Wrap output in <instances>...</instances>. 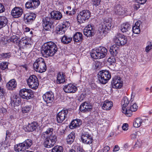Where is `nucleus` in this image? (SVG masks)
Returning <instances> with one entry per match:
<instances>
[{
	"label": "nucleus",
	"instance_id": "nucleus-1",
	"mask_svg": "<svg viewBox=\"0 0 152 152\" xmlns=\"http://www.w3.org/2000/svg\"><path fill=\"white\" fill-rule=\"evenodd\" d=\"M53 130V128H49L42 134L41 138L43 139L44 145L46 148L52 147L56 141V137L52 135Z\"/></svg>",
	"mask_w": 152,
	"mask_h": 152
},
{
	"label": "nucleus",
	"instance_id": "nucleus-2",
	"mask_svg": "<svg viewBox=\"0 0 152 152\" xmlns=\"http://www.w3.org/2000/svg\"><path fill=\"white\" fill-rule=\"evenodd\" d=\"M58 50L56 44L52 42L45 43L42 46V52L48 56H52Z\"/></svg>",
	"mask_w": 152,
	"mask_h": 152
},
{
	"label": "nucleus",
	"instance_id": "nucleus-3",
	"mask_svg": "<svg viewBox=\"0 0 152 152\" xmlns=\"http://www.w3.org/2000/svg\"><path fill=\"white\" fill-rule=\"evenodd\" d=\"M107 49L103 47H99L96 48L91 51V56L95 59H99L104 58L107 54Z\"/></svg>",
	"mask_w": 152,
	"mask_h": 152
},
{
	"label": "nucleus",
	"instance_id": "nucleus-4",
	"mask_svg": "<svg viewBox=\"0 0 152 152\" xmlns=\"http://www.w3.org/2000/svg\"><path fill=\"white\" fill-rule=\"evenodd\" d=\"M33 66L35 71L41 73L45 72L47 69L44 60L42 58H39L35 61Z\"/></svg>",
	"mask_w": 152,
	"mask_h": 152
},
{
	"label": "nucleus",
	"instance_id": "nucleus-5",
	"mask_svg": "<svg viewBox=\"0 0 152 152\" xmlns=\"http://www.w3.org/2000/svg\"><path fill=\"white\" fill-rule=\"evenodd\" d=\"M130 103L128 99L126 96L124 97L122 100L121 104L122 105V112L128 117H130L132 115L133 109V104L129 108H126V107Z\"/></svg>",
	"mask_w": 152,
	"mask_h": 152
},
{
	"label": "nucleus",
	"instance_id": "nucleus-6",
	"mask_svg": "<svg viewBox=\"0 0 152 152\" xmlns=\"http://www.w3.org/2000/svg\"><path fill=\"white\" fill-rule=\"evenodd\" d=\"M98 80L102 84H105L111 78V75L109 71L106 70L99 71L98 74Z\"/></svg>",
	"mask_w": 152,
	"mask_h": 152
},
{
	"label": "nucleus",
	"instance_id": "nucleus-7",
	"mask_svg": "<svg viewBox=\"0 0 152 152\" xmlns=\"http://www.w3.org/2000/svg\"><path fill=\"white\" fill-rule=\"evenodd\" d=\"M111 26V20L107 19H105L100 25L99 31L101 34H106L108 33Z\"/></svg>",
	"mask_w": 152,
	"mask_h": 152
},
{
	"label": "nucleus",
	"instance_id": "nucleus-8",
	"mask_svg": "<svg viewBox=\"0 0 152 152\" xmlns=\"http://www.w3.org/2000/svg\"><path fill=\"white\" fill-rule=\"evenodd\" d=\"M91 16V13L88 10H84L80 12L77 17V20L80 23H84Z\"/></svg>",
	"mask_w": 152,
	"mask_h": 152
},
{
	"label": "nucleus",
	"instance_id": "nucleus-9",
	"mask_svg": "<svg viewBox=\"0 0 152 152\" xmlns=\"http://www.w3.org/2000/svg\"><path fill=\"white\" fill-rule=\"evenodd\" d=\"M19 95L23 99H29L32 98L33 96V92L30 89L23 88L20 91Z\"/></svg>",
	"mask_w": 152,
	"mask_h": 152
},
{
	"label": "nucleus",
	"instance_id": "nucleus-10",
	"mask_svg": "<svg viewBox=\"0 0 152 152\" xmlns=\"http://www.w3.org/2000/svg\"><path fill=\"white\" fill-rule=\"evenodd\" d=\"M27 81L29 87L32 89H36L39 86L38 79L34 75L30 76Z\"/></svg>",
	"mask_w": 152,
	"mask_h": 152
},
{
	"label": "nucleus",
	"instance_id": "nucleus-11",
	"mask_svg": "<svg viewBox=\"0 0 152 152\" xmlns=\"http://www.w3.org/2000/svg\"><path fill=\"white\" fill-rule=\"evenodd\" d=\"M113 39L115 44L119 46L124 45L127 42L126 37L123 34L120 33L118 34L115 36Z\"/></svg>",
	"mask_w": 152,
	"mask_h": 152
},
{
	"label": "nucleus",
	"instance_id": "nucleus-12",
	"mask_svg": "<svg viewBox=\"0 0 152 152\" xmlns=\"http://www.w3.org/2000/svg\"><path fill=\"white\" fill-rule=\"evenodd\" d=\"M42 26L46 30L49 31L53 27V20L50 17H46L42 20Z\"/></svg>",
	"mask_w": 152,
	"mask_h": 152
},
{
	"label": "nucleus",
	"instance_id": "nucleus-13",
	"mask_svg": "<svg viewBox=\"0 0 152 152\" xmlns=\"http://www.w3.org/2000/svg\"><path fill=\"white\" fill-rule=\"evenodd\" d=\"M68 113V111L67 110H63L60 111L56 116L57 122L61 123L65 120L67 121Z\"/></svg>",
	"mask_w": 152,
	"mask_h": 152
},
{
	"label": "nucleus",
	"instance_id": "nucleus-14",
	"mask_svg": "<svg viewBox=\"0 0 152 152\" xmlns=\"http://www.w3.org/2000/svg\"><path fill=\"white\" fill-rule=\"evenodd\" d=\"M111 83L113 87L115 88H120L123 85V82L120 77L115 76L112 79Z\"/></svg>",
	"mask_w": 152,
	"mask_h": 152
},
{
	"label": "nucleus",
	"instance_id": "nucleus-15",
	"mask_svg": "<svg viewBox=\"0 0 152 152\" xmlns=\"http://www.w3.org/2000/svg\"><path fill=\"white\" fill-rule=\"evenodd\" d=\"M42 98L47 104L52 103L54 101V94L51 91L46 92L43 95Z\"/></svg>",
	"mask_w": 152,
	"mask_h": 152
},
{
	"label": "nucleus",
	"instance_id": "nucleus-16",
	"mask_svg": "<svg viewBox=\"0 0 152 152\" xmlns=\"http://www.w3.org/2000/svg\"><path fill=\"white\" fill-rule=\"evenodd\" d=\"M82 141L86 144H90L92 143L93 139L92 137L88 132L83 134L81 136Z\"/></svg>",
	"mask_w": 152,
	"mask_h": 152
},
{
	"label": "nucleus",
	"instance_id": "nucleus-17",
	"mask_svg": "<svg viewBox=\"0 0 152 152\" xmlns=\"http://www.w3.org/2000/svg\"><path fill=\"white\" fill-rule=\"evenodd\" d=\"M84 34L87 37H90L94 34V29L93 26L91 24L87 25L83 31Z\"/></svg>",
	"mask_w": 152,
	"mask_h": 152
},
{
	"label": "nucleus",
	"instance_id": "nucleus-18",
	"mask_svg": "<svg viewBox=\"0 0 152 152\" xmlns=\"http://www.w3.org/2000/svg\"><path fill=\"white\" fill-rule=\"evenodd\" d=\"M92 108V106L90 102H84L80 105V111L85 113L91 111Z\"/></svg>",
	"mask_w": 152,
	"mask_h": 152
},
{
	"label": "nucleus",
	"instance_id": "nucleus-19",
	"mask_svg": "<svg viewBox=\"0 0 152 152\" xmlns=\"http://www.w3.org/2000/svg\"><path fill=\"white\" fill-rule=\"evenodd\" d=\"M63 90L66 93H74L77 90V87L71 83L64 86Z\"/></svg>",
	"mask_w": 152,
	"mask_h": 152
},
{
	"label": "nucleus",
	"instance_id": "nucleus-20",
	"mask_svg": "<svg viewBox=\"0 0 152 152\" xmlns=\"http://www.w3.org/2000/svg\"><path fill=\"white\" fill-rule=\"evenodd\" d=\"M23 13V9L20 7H15L12 10L11 14L15 18L20 17Z\"/></svg>",
	"mask_w": 152,
	"mask_h": 152
},
{
	"label": "nucleus",
	"instance_id": "nucleus-21",
	"mask_svg": "<svg viewBox=\"0 0 152 152\" xmlns=\"http://www.w3.org/2000/svg\"><path fill=\"white\" fill-rule=\"evenodd\" d=\"M36 15L33 13H30L25 15L24 19L25 23L27 24L31 23L35 19Z\"/></svg>",
	"mask_w": 152,
	"mask_h": 152
},
{
	"label": "nucleus",
	"instance_id": "nucleus-22",
	"mask_svg": "<svg viewBox=\"0 0 152 152\" xmlns=\"http://www.w3.org/2000/svg\"><path fill=\"white\" fill-rule=\"evenodd\" d=\"M29 39L28 38L23 37L19 41L18 44L19 47L21 48L24 49L27 47V45H29L30 43L28 42Z\"/></svg>",
	"mask_w": 152,
	"mask_h": 152
},
{
	"label": "nucleus",
	"instance_id": "nucleus-23",
	"mask_svg": "<svg viewBox=\"0 0 152 152\" xmlns=\"http://www.w3.org/2000/svg\"><path fill=\"white\" fill-rule=\"evenodd\" d=\"M37 128V123L36 122H33L28 124L23 129L26 132H32L35 131Z\"/></svg>",
	"mask_w": 152,
	"mask_h": 152
},
{
	"label": "nucleus",
	"instance_id": "nucleus-24",
	"mask_svg": "<svg viewBox=\"0 0 152 152\" xmlns=\"http://www.w3.org/2000/svg\"><path fill=\"white\" fill-rule=\"evenodd\" d=\"M61 13L59 11H53L50 13V18H51L53 20H59L62 17Z\"/></svg>",
	"mask_w": 152,
	"mask_h": 152
},
{
	"label": "nucleus",
	"instance_id": "nucleus-25",
	"mask_svg": "<svg viewBox=\"0 0 152 152\" xmlns=\"http://www.w3.org/2000/svg\"><path fill=\"white\" fill-rule=\"evenodd\" d=\"M119 50V46L116 44L111 46L110 48V54L113 56H116Z\"/></svg>",
	"mask_w": 152,
	"mask_h": 152
},
{
	"label": "nucleus",
	"instance_id": "nucleus-26",
	"mask_svg": "<svg viewBox=\"0 0 152 152\" xmlns=\"http://www.w3.org/2000/svg\"><path fill=\"white\" fill-rule=\"evenodd\" d=\"M65 75L62 72H59L57 73L56 82L58 84L64 83L65 82Z\"/></svg>",
	"mask_w": 152,
	"mask_h": 152
},
{
	"label": "nucleus",
	"instance_id": "nucleus-27",
	"mask_svg": "<svg viewBox=\"0 0 152 152\" xmlns=\"http://www.w3.org/2000/svg\"><path fill=\"white\" fill-rule=\"evenodd\" d=\"M16 82L14 79L10 80L7 84V86L9 90H13L16 87Z\"/></svg>",
	"mask_w": 152,
	"mask_h": 152
},
{
	"label": "nucleus",
	"instance_id": "nucleus-28",
	"mask_svg": "<svg viewBox=\"0 0 152 152\" xmlns=\"http://www.w3.org/2000/svg\"><path fill=\"white\" fill-rule=\"evenodd\" d=\"M81 124V122L80 120H74L69 125V128L73 129L79 127Z\"/></svg>",
	"mask_w": 152,
	"mask_h": 152
},
{
	"label": "nucleus",
	"instance_id": "nucleus-29",
	"mask_svg": "<svg viewBox=\"0 0 152 152\" xmlns=\"http://www.w3.org/2000/svg\"><path fill=\"white\" fill-rule=\"evenodd\" d=\"M113 106L112 102L111 101H106L103 104L102 108L106 110H109Z\"/></svg>",
	"mask_w": 152,
	"mask_h": 152
},
{
	"label": "nucleus",
	"instance_id": "nucleus-30",
	"mask_svg": "<svg viewBox=\"0 0 152 152\" xmlns=\"http://www.w3.org/2000/svg\"><path fill=\"white\" fill-rule=\"evenodd\" d=\"M115 13L118 15L123 14L124 12L123 7L119 4H117L114 8Z\"/></svg>",
	"mask_w": 152,
	"mask_h": 152
},
{
	"label": "nucleus",
	"instance_id": "nucleus-31",
	"mask_svg": "<svg viewBox=\"0 0 152 152\" xmlns=\"http://www.w3.org/2000/svg\"><path fill=\"white\" fill-rule=\"evenodd\" d=\"M82 34L80 32H77L73 36L74 41L76 42H81L83 39Z\"/></svg>",
	"mask_w": 152,
	"mask_h": 152
},
{
	"label": "nucleus",
	"instance_id": "nucleus-32",
	"mask_svg": "<svg viewBox=\"0 0 152 152\" xmlns=\"http://www.w3.org/2000/svg\"><path fill=\"white\" fill-rule=\"evenodd\" d=\"M131 28V26L129 24L126 23L121 25L120 27V29L121 31L124 33L130 30Z\"/></svg>",
	"mask_w": 152,
	"mask_h": 152
},
{
	"label": "nucleus",
	"instance_id": "nucleus-33",
	"mask_svg": "<svg viewBox=\"0 0 152 152\" xmlns=\"http://www.w3.org/2000/svg\"><path fill=\"white\" fill-rule=\"evenodd\" d=\"M141 22L140 21H138L135 23L134 26V33L135 34H139L140 32V28Z\"/></svg>",
	"mask_w": 152,
	"mask_h": 152
},
{
	"label": "nucleus",
	"instance_id": "nucleus-34",
	"mask_svg": "<svg viewBox=\"0 0 152 152\" xmlns=\"http://www.w3.org/2000/svg\"><path fill=\"white\" fill-rule=\"evenodd\" d=\"M16 151L18 152L25 151L26 149V146L25 144L23 143H19L15 146Z\"/></svg>",
	"mask_w": 152,
	"mask_h": 152
},
{
	"label": "nucleus",
	"instance_id": "nucleus-35",
	"mask_svg": "<svg viewBox=\"0 0 152 152\" xmlns=\"http://www.w3.org/2000/svg\"><path fill=\"white\" fill-rule=\"evenodd\" d=\"M8 22L7 18L5 16L0 17V29L5 26Z\"/></svg>",
	"mask_w": 152,
	"mask_h": 152
},
{
	"label": "nucleus",
	"instance_id": "nucleus-36",
	"mask_svg": "<svg viewBox=\"0 0 152 152\" xmlns=\"http://www.w3.org/2000/svg\"><path fill=\"white\" fill-rule=\"evenodd\" d=\"M74 132H71L67 137L66 139V141L69 144H71L74 141L75 136Z\"/></svg>",
	"mask_w": 152,
	"mask_h": 152
},
{
	"label": "nucleus",
	"instance_id": "nucleus-37",
	"mask_svg": "<svg viewBox=\"0 0 152 152\" xmlns=\"http://www.w3.org/2000/svg\"><path fill=\"white\" fill-rule=\"evenodd\" d=\"M72 39V37H68L67 36L64 35L62 37L61 41L64 44H68L71 42Z\"/></svg>",
	"mask_w": 152,
	"mask_h": 152
},
{
	"label": "nucleus",
	"instance_id": "nucleus-38",
	"mask_svg": "<svg viewBox=\"0 0 152 152\" xmlns=\"http://www.w3.org/2000/svg\"><path fill=\"white\" fill-rule=\"evenodd\" d=\"M141 119L139 118H136L134 122V127H140L142 124Z\"/></svg>",
	"mask_w": 152,
	"mask_h": 152
},
{
	"label": "nucleus",
	"instance_id": "nucleus-39",
	"mask_svg": "<svg viewBox=\"0 0 152 152\" xmlns=\"http://www.w3.org/2000/svg\"><path fill=\"white\" fill-rule=\"evenodd\" d=\"M63 147L60 146H56L54 147L52 150V152H63Z\"/></svg>",
	"mask_w": 152,
	"mask_h": 152
},
{
	"label": "nucleus",
	"instance_id": "nucleus-40",
	"mask_svg": "<svg viewBox=\"0 0 152 152\" xmlns=\"http://www.w3.org/2000/svg\"><path fill=\"white\" fill-rule=\"evenodd\" d=\"M18 39L17 36L16 35H14L11 37L9 40L10 42H12L16 45H18V42L19 41Z\"/></svg>",
	"mask_w": 152,
	"mask_h": 152
},
{
	"label": "nucleus",
	"instance_id": "nucleus-41",
	"mask_svg": "<svg viewBox=\"0 0 152 152\" xmlns=\"http://www.w3.org/2000/svg\"><path fill=\"white\" fill-rule=\"evenodd\" d=\"M32 3L33 10L37 8L40 4V1L39 0H31Z\"/></svg>",
	"mask_w": 152,
	"mask_h": 152
},
{
	"label": "nucleus",
	"instance_id": "nucleus-42",
	"mask_svg": "<svg viewBox=\"0 0 152 152\" xmlns=\"http://www.w3.org/2000/svg\"><path fill=\"white\" fill-rule=\"evenodd\" d=\"M23 142L25 144V145L26 146V149L28 148L31 146L32 143V141L31 140L27 139Z\"/></svg>",
	"mask_w": 152,
	"mask_h": 152
},
{
	"label": "nucleus",
	"instance_id": "nucleus-43",
	"mask_svg": "<svg viewBox=\"0 0 152 152\" xmlns=\"http://www.w3.org/2000/svg\"><path fill=\"white\" fill-rule=\"evenodd\" d=\"M69 25V23L67 22H64L62 25L59 26L60 29H62V30H64L65 31L67 28H68Z\"/></svg>",
	"mask_w": 152,
	"mask_h": 152
},
{
	"label": "nucleus",
	"instance_id": "nucleus-44",
	"mask_svg": "<svg viewBox=\"0 0 152 152\" xmlns=\"http://www.w3.org/2000/svg\"><path fill=\"white\" fill-rule=\"evenodd\" d=\"M31 109V106L27 105L22 108V111L23 113H26L29 112Z\"/></svg>",
	"mask_w": 152,
	"mask_h": 152
},
{
	"label": "nucleus",
	"instance_id": "nucleus-45",
	"mask_svg": "<svg viewBox=\"0 0 152 152\" xmlns=\"http://www.w3.org/2000/svg\"><path fill=\"white\" fill-rule=\"evenodd\" d=\"M11 56L10 53H3L0 54V58H8Z\"/></svg>",
	"mask_w": 152,
	"mask_h": 152
},
{
	"label": "nucleus",
	"instance_id": "nucleus-46",
	"mask_svg": "<svg viewBox=\"0 0 152 152\" xmlns=\"http://www.w3.org/2000/svg\"><path fill=\"white\" fill-rule=\"evenodd\" d=\"M147 45L145 49V51L147 53H148L152 49V43L151 42H148L147 43Z\"/></svg>",
	"mask_w": 152,
	"mask_h": 152
},
{
	"label": "nucleus",
	"instance_id": "nucleus-47",
	"mask_svg": "<svg viewBox=\"0 0 152 152\" xmlns=\"http://www.w3.org/2000/svg\"><path fill=\"white\" fill-rule=\"evenodd\" d=\"M25 6V7L27 9L33 10L32 3L31 2V0L26 2Z\"/></svg>",
	"mask_w": 152,
	"mask_h": 152
},
{
	"label": "nucleus",
	"instance_id": "nucleus-48",
	"mask_svg": "<svg viewBox=\"0 0 152 152\" xmlns=\"http://www.w3.org/2000/svg\"><path fill=\"white\" fill-rule=\"evenodd\" d=\"M8 67V64L6 62H2L0 64V68L2 70L7 69Z\"/></svg>",
	"mask_w": 152,
	"mask_h": 152
},
{
	"label": "nucleus",
	"instance_id": "nucleus-49",
	"mask_svg": "<svg viewBox=\"0 0 152 152\" xmlns=\"http://www.w3.org/2000/svg\"><path fill=\"white\" fill-rule=\"evenodd\" d=\"M115 61L116 60L115 56H112L108 59V62L109 63L110 65H112L113 63H115Z\"/></svg>",
	"mask_w": 152,
	"mask_h": 152
},
{
	"label": "nucleus",
	"instance_id": "nucleus-50",
	"mask_svg": "<svg viewBox=\"0 0 152 152\" xmlns=\"http://www.w3.org/2000/svg\"><path fill=\"white\" fill-rule=\"evenodd\" d=\"M65 31L64 30H62V29H60V27H58L56 30V33L57 34L62 35L64 34Z\"/></svg>",
	"mask_w": 152,
	"mask_h": 152
},
{
	"label": "nucleus",
	"instance_id": "nucleus-51",
	"mask_svg": "<svg viewBox=\"0 0 152 152\" xmlns=\"http://www.w3.org/2000/svg\"><path fill=\"white\" fill-rule=\"evenodd\" d=\"M101 1V0H92L93 5L96 7L100 4Z\"/></svg>",
	"mask_w": 152,
	"mask_h": 152
},
{
	"label": "nucleus",
	"instance_id": "nucleus-52",
	"mask_svg": "<svg viewBox=\"0 0 152 152\" xmlns=\"http://www.w3.org/2000/svg\"><path fill=\"white\" fill-rule=\"evenodd\" d=\"M140 58L139 60L140 62L142 64H144L146 62V61H148V58Z\"/></svg>",
	"mask_w": 152,
	"mask_h": 152
},
{
	"label": "nucleus",
	"instance_id": "nucleus-53",
	"mask_svg": "<svg viewBox=\"0 0 152 152\" xmlns=\"http://www.w3.org/2000/svg\"><path fill=\"white\" fill-rule=\"evenodd\" d=\"M5 10V9L4 6L0 3V13L4 12Z\"/></svg>",
	"mask_w": 152,
	"mask_h": 152
},
{
	"label": "nucleus",
	"instance_id": "nucleus-54",
	"mask_svg": "<svg viewBox=\"0 0 152 152\" xmlns=\"http://www.w3.org/2000/svg\"><path fill=\"white\" fill-rule=\"evenodd\" d=\"M110 148L108 146H106L102 149V152H108L110 150Z\"/></svg>",
	"mask_w": 152,
	"mask_h": 152
},
{
	"label": "nucleus",
	"instance_id": "nucleus-55",
	"mask_svg": "<svg viewBox=\"0 0 152 152\" xmlns=\"http://www.w3.org/2000/svg\"><path fill=\"white\" fill-rule=\"evenodd\" d=\"M128 125L127 124L125 123L122 126V129L124 130H126L128 129Z\"/></svg>",
	"mask_w": 152,
	"mask_h": 152
},
{
	"label": "nucleus",
	"instance_id": "nucleus-56",
	"mask_svg": "<svg viewBox=\"0 0 152 152\" xmlns=\"http://www.w3.org/2000/svg\"><path fill=\"white\" fill-rule=\"evenodd\" d=\"M7 112V110L3 107H2L0 109V113L4 114L5 113Z\"/></svg>",
	"mask_w": 152,
	"mask_h": 152
},
{
	"label": "nucleus",
	"instance_id": "nucleus-57",
	"mask_svg": "<svg viewBox=\"0 0 152 152\" xmlns=\"http://www.w3.org/2000/svg\"><path fill=\"white\" fill-rule=\"evenodd\" d=\"M140 4L139 3L137 2L135 4H134V8L136 10H137L140 8Z\"/></svg>",
	"mask_w": 152,
	"mask_h": 152
},
{
	"label": "nucleus",
	"instance_id": "nucleus-58",
	"mask_svg": "<svg viewBox=\"0 0 152 152\" xmlns=\"http://www.w3.org/2000/svg\"><path fill=\"white\" fill-rule=\"evenodd\" d=\"M75 13V11H66V14L71 15H74Z\"/></svg>",
	"mask_w": 152,
	"mask_h": 152
},
{
	"label": "nucleus",
	"instance_id": "nucleus-59",
	"mask_svg": "<svg viewBox=\"0 0 152 152\" xmlns=\"http://www.w3.org/2000/svg\"><path fill=\"white\" fill-rule=\"evenodd\" d=\"M77 152H84L83 149L80 146H77Z\"/></svg>",
	"mask_w": 152,
	"mask_h": 152
},
{
	"label": "nucleus",
	"instance_id": "nucleus-60",
	"mask_svg": "<svg viewBox=\"0 0 152 152\" xmlns=\"http://www.w3.org/2000/svg\"><path fill=\"white\" fill-rule=\"evenodd\" d=\"M135 1L138 2L140 4H142L145 3L147 0H135Z\"/></svg>",
	"mask_w": 152,
	"mask_h": 152
},
{
	"label": "nucleus",
	"instance_id": "nucleus-61",
	"mask_svg": "<svg viewBox=\"0 0 152 152\" xmlns=\"http://www.w3.org/2000/svg\"><path fill=\"white\" fill-rule=\"evenodd\" d=\"M5 91L3 88H1L0 87V96L4 95Z\"/></svg>",
	"mask_w": 152,
	"mask_h": 152
},
{
	"label": "nucleus",
	"instance_id": "nucleus-62",
	"mask_svg": "<svg viewBox=\"0 0 152 152\" xmlns=\"http://www.w3.org/2000/svg\"><path fill=\"white\" fill-rule=\"evenodd\" d=\"M134 146L135 147H140V146L141 144L140 142L138 140H137V142L135 143Z\"/></svg>",
	"mask_w": 152,
	"mask_h": 152
},
{
	"label": "nucleus",
	"instance_id": "nucleus-63",
	"mask_svg": "<svg viewBox=\"0 0 152 152\" xmlns=\"http://www.w3.org/2000/svg\"><path fill=\"white\" fill-rule=\"evenodd\" d=\"M120 149L118 145H115L113 150V151L115 152L118 151Z\"/></svg>",
	"mask_w": 152,
	"mask_h": 152
},
{
	"label": "nucleus",
	"instance_id": "nucleus-64",
	"mask_svg": "<svg viewBox=\"0 0 152 152\" xmlns=\"http://www.w3.org/2000/svg\"><path fill=\"white\" fill-rule=\"evenodd\" d=\"M138 106L136 103L134 104V112L136 111L138 109Z\"/></svg>",
	"mask_w": 152,
	"mask_h": 152
}]
</instances>
